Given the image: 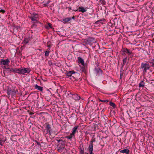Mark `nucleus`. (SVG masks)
<instances>
[{"instance_id": "obj_46", "label": "nucleus", "mask_w": 154, "mask_h": 154, "mask_svg": "<svg viewBox=\"0 0 154 154\" xmlns=\"http://www.w3.org/2000/svg\"><path fill=\"white\" fill-rule=\"evenodd\" d=\"M67 8L68 9V10L69 11H70V10L72 9L71 7H68Z\"/></svg>"}, {"instance_id": "obj_30", "label": "nucleus", "mask_w": 154, "mask_h": 154, "mask_svg": "<svg viewBox=\"0 0 154 154\" xmlns=\"http://www.w3.org/2000/svg\"><path fill=\"white\" fill-rule=\"evenodd\" d=\"M109 105L110 106H112L113 108H115L116 107V106L115 104L114 103H113L111 101L109 102Z\"/></svg>"}, {"instance_id": "obj_51", "label": "nucleus", "mask_w": 154, "mask_h": 154, "mask_svg": "<svg viewBox=\"0 0 154 154\" xmlns=\"http://www.w3.org/2000/svg\"><path fill=\"white\" fill-rule=\"evenodd\" d=\"M23 57V59H24L25 58V56H23V57Z\"/></svg>"}, {"instance_id": "obj_19", "label": "nucleus", "mask_w": 154, "mask_h": 154, "mask_svg": "<svg viewBox=\"0 0 154 154\" xmlns=\"http://www.w3.org/2000/svg\"><path fill=\"white\" fill-rule=\"evenodd\" d=\"M72 20L71 17H68L63 18V20L64 22V23H69V22Z\"/></svg>"}, {"instance_id": "obj_10", "label": "nucleus", "mask_w": 154, "mask_h": 154, "mask_svg": "<svg viewBox=\"0 0 154 154\" xmlns=\"http://www.w3.org/2000/svg\"><path fill=\"white\" fill-rule=\"evenodd\" d=\"M38 17V15L36 14H33V15H31L29 18L31 20L34 22H36V23H38V21L37 19Z\"/></svg>"}, {"instance_id": "obj_16", "label": "nucleus", "mask_w": 154, "mask_h": 154, "mask_svg": "<svg viewBox=\"0 0 154 154\" xmlns=\"http://www.w3.org/2000/svg\"><path fill=\"white\" fill-rule=\"evenodd\" d=\"M86 8L88 9V8H85L84 7H83L82 6L80 7L79 8V12H81L82 13H84L87 10L86 9Z\"/></svg>"}, {"instance_id": "obj_43", "label": "nucleus", "mask_w": 154, "mask_h": 154, "mask_svg": "<svg viewBox=\"0 0 154 154\" xmlns=\"http://www.w3.org/2000/svg\"><path fill=\"white\" fill-rule=\"evenodd\" d=\"M10 68H9V70H8V71H6V72H7V73H11V72L10 71Z\"/></svg>"}, {"instance_id": "obj_42", "label": "nucleus", "mask_w": 154, "mask_h": 154, "mask_svg": "<svg viewBox=\"0 0 154 154\" xmlns=\"http://www.w3.org/2000/svg\"><path fill=\"white\" fill-rule=\"evenodd\" d=\"M43 6L44 7H46L48 6V5L46 3L45 4H43Z\"/></svg>"}, {"instance_id": "obj_13", "label": "nucleus", "mask_w": 154, "mask_h": 154, "mask_svg": "<svg viewBox=\"0 0 154 154\" xmlns=\"http://www.w3.org/2000/svg\"><path fill=\"white\" fill-rule=\"evenodd\" d=\"M74 72V71H67L65 74L66 75V77L67 78H71L72 74Z\"/></svg>"}, {"instance_id": "obj_25", "label": "nucleus", "mask_w": 154, "mask_h": 154, "mask_svg": "<svg viewBox=\"0 0 154 154\" xmlns=\"http://www.w3.org/2000/svg\"><path fill=\"white\" fill-rule=\"evenodd\" d=\"M80 149V154H89L87 152H84V148H82L81 147Z\"/></svg>"}, {"instance_id": "obj_40", "label": "nucleus", "mask_w": 154, "mask_h": 154, "mask_svg": "<svg viewBox=\"0 0 154 154\" xmlns=\"http://www.w3.org/2000/svg\"><path fill=\"white\" fill-rule=\"evenodd\" d=\"M3 141L2 140H0V145L2 146H3Z\"/></svg>"}, {"instance_id": "obj_15", "label": "nucleus", "mask_w": 154, "mask_h": 154, "mask_svg": "<svg viewBox=\"0 0 154 154\" xmlns=\"http://www.w3.org/2000/svg\"><path fill=\"white\" fill-rule=\"evenodd\" d=\"M78 62L79 63H81L82 66H85V64L84 60L81 57H78Z\"/></svg>"}, {"instance_id": "obj_11", "label": "nucleus", "mask_w": 154, "mask_h": 154, "mask_svg": "<svg viewBox=\"0 0 154 154\" xmlns=\"http://www.w3.org/2000/svg\"><path fill=\"white\" fill-rule=\"evenodd\" d=\"M0 62L1 65H6L8 66H9V63L10 61L8 59H7L6 60L1 59Z\"/></svg>"}, {"instance_id": "obj_5", "label": "nucleus", "mask_w": 154, "mask_h": 154, "mask_svg": "<svg viewBox=\"0 0 154 154\" xmlns=\"http://www.w3.org/2000/svg\"><path fill=\"white\" fill-rule=\"evenodd\" d=\"M151 66H150L147 63H142L141 65L140 69L143 70V72L146 73L147 70L150 68Z\"/></svg>"}, {"instance_id": "obj_27", "label": "nucleus", "mask_w": 154, "mask_h": 154, "mask_svg": "<svg viewBox=\"0 0 154 154\" xmlns=\"http://www.w3.org/2000/svg\"><path fill=\"white\" fill-rule=\"evenodd\" d=\"M57 138H58L57 139H56V140L57 142L58 143H60V142H62L63 140L62 139L64 138L63 137H62L60 138H59L58 137H57Z\"/></svg>"}, {"instance_id": "obj_32", "label": "nucleus", "mask_w": 154, "mask_h": 154, "mask_svg": "<svg viewBox=\"0 0 154 154\" xmlns=\"http://www.w3.org/2000/svg\"><path fill=\"white\" fill-rule=\"evenodd\" d=\"M2 68L3 69H5V70H3V72H6V71H8L9 69V68H7L6 66H4L2 67Z\"/></svg>"}, {"instance_id": "obj_28", "label": "nucleus", "mask_w": 154, "mask_h": 154, "mask_svg": "<svg viewBox=\"0 0 154 154\" xmlns=\"http://www.w3.org/2000/svg\"><path fill=\"white\" fill-rule=\"evenodd\" d=\"M127 57H126L125 58L123 59V63L122 64V67H123L124 65L126 63L127 61Z\"/></svg>"}, {"instance_id": "obj_49", "label": "nucleus", "mask_w": 154, "mask_h": 154, "mask_svg": "<svg viewBox=\"0 0 154 154\" xmlns=\"http://www.w3.org/2000/svg\"><path fill=\"white\" fill-rule=\"evenodd\" d=\"M72 18V19H74L75 18V17L74 16H73L72 18Z\"/></svg>"}, {"instance_id": "obj_33", "label": "nucleus", "mask_w": 154, "mask_h": 154, "mask_svg": "<svg viewBox=\"0 0 154 154\" xmlns=\"http://www.w3.org/2000/svg\"><path fill=\"white\" fill-rule=\"evenodd\" d=\"M50 51H46L45 52V57H48L49 55Z\"/></svg>"}, {"instance_id": "obj_45", "label": "nucleus", "mask_w": 154, "mask_h": 154, "mask_svg": "<svg viewBox=\"0 0 154 154\" xmlns=\"http://www.w3.org/2000/svg\"><path fill=\"white\" fill-rule=\"evenodd\" d=\"M123 75V73H122L120 74V78L121 79H122V76Z\"/></svg>"}, {"instance_id": "obj_17", "label": "nucleus", "mask_w": 154, "mask_h": 154, "mask_svg": "<svg viewBox=\"0 0 154 154\" xmlns=\"http://www.w3.org/2000/svg\"><path fill=\"white\" fill-rule=\"evenodd\" d=\"M105 19H103L100 20H99L96 21L94 24L97 25H100V24H103V22L105 21Z\"/></svg>"}, {"instance_id": "obj_31", "label": "nucleus", "mask_w": 154, "mask_h": 154, "mask_svg": "<svg viewBox=\"0 0 154 154\" xmlns=\"http://www.w3.org/2000/svg\"><path fill=\"white\" fill-rule=\"evenodd\" d=\"M99 101L101 102H104V103H107L109 102V100H102L101 99H99Z\"/></svg>"}, {"instance_id": "obj_14", "label": "nucleus", "mask_w": 154, "mask_h": 154, "mask_svg": "<svg viewBox=\"0 0 154 154\" xmlns=\"http://www.w3.org/2000/svg\"><path fill=\"white\" fill-rule=\"evenodd\" d=\"M72 95V97L75 100H78L80 99V97L77 94H70Z\"/></svg>"}, {"instance_id": "obj_53", "label": "nucleus", "mask_w": 154, "mask_h": 154, "mask_svg": "<svg viewBox=\"0 0 154 154\" xmlns=\"http://www.w3.org/2000/svg\"><path fill=\"white\" fill-rule=\"evenodd\" d=\"M46 28H47V29H48V27H46Z\"/></svg>"}, {"instance_id": "obj_18", "label": "nucleus", "mask_w": 154, "mask_h": 154, "mask_svg": "<svg viewBox=\"0 0 154 154\" xmlns=\"http://www.w3.org/2000/svg\"><path fill=\"white\" fill-rule=\"evenodd\" d=\"M119 151L121 153H125L126 154H129L130 152V150L128 149H125L121 150H119Z\"/></svg>"}, {"instance_id": "obj_47", "label": "nucleus", "mask_w": 154, "mask_h": 154, "mask_svg": "<svg viewBox=\"0 0 154 154\" xmlns=\"http://www.w3.org/2000/svg\"><path fill=\"white\" fill-rule=\"evenodd\" d=\"M72 11H79V9H77L76 10H72Z\"/></svg>"}, {"instance_id": "obj_39", "label": "nucleus", "mask_w": 154, "mask_h": 154, "mask_svg": "<svg viewBox=\"0 0 154 154\" xmlns=\"http://www.w3.org/2000/svg\"><path fill=\"white\" fill-rule=\"evenodd\" d=\"M48 27H50L52 29V25L50 23H48Z\"/></svg>"}, {"instance_id": "obj_23", "label": "nucleus", "mask_w": 154, "mask_h": 154, "mask_svg": "<svg viewBox=\"0 0 154 154\" xmlns=\"http://www.w3.org/2000/svg\"><path fill=\"white\" fill-rule=\"evenodd\" d=\"M78 126H76L74 127L72 130V133L71 134L75 136V134L78 128Z\"/></svg>"}, {"instance_id": "obj_41", "label": "nucleus", "mask_w": 154, "mask_h": 154, "mask_svg": "<svg viewBox=\"0 0 154 154\" xmlns=\"http://www.w3.org/2000/svg\"><path fill=\"white\" fill-rule=\"evenodd\" d=\"M0 12L2 13H4L5 12V11L3 9H1L0 11Z\"/></svg>"}, {"instance_id": "obj_36", "label": "nucleus", "mask_w": 154, "mask_h": 154, "mask_svg": "<svg viewBox=\"0 0 154 154\" xmlns=\"http://www.w3.org/2000/svg\"><path fill=\"white\" fill-rule=\"evenodd\" d=\"M100 2L103 5H105L106 4V2L105 0H100Z\"/></svg>"}, {"instance_id": "obj_34", "label": "nucleus", "mask_w": 154, "mask_h": 154, "mask_svg": "<svg viewBox=\"0 0 154 154\" xmlns=\"http://www.w3.org/2000/svg\"><path fill=\"white\" fill-rule=\"evenodd\" d=\"M151 61L152 62H150V64H152V65H151V66H154V57L153 59H152L151 60Z\"/></svg>"}, {"instance_id": "obj_29", "label": "nucleus", "mask_w": 154, "mask_h": 154, "mask_svg": "<svg viewBox=\"0 0 154 154\" xmlns=\"http://www.w3.org/2000/svg\"><path fill=\"white\" fill-rule=\"evenodd\" d=\"M80 70L82 72H85L86 70L85 67V65L84 66H83L81 67V68H80Z\"/></svg>"}, {"instance_id": "obj_22", "label": "nucleus", "mask_w": 154, "mask_h": 154, "mask_svg": "<svg viewBox=\"0 0 154 154\" xmlns=\"http://www.w3.org/2000/svg\"><path fill=\"white\" fill-rule=\"evenodd\" d=\"M75 137V136L71 133V134H70V135L69 136L63 137V138H66L67 139H68L70 140H71V139L73 137Z\"/></svg>"}, {"instance_id": "obj_20", "label": "nucleus", "mask_w": 154, "mask_h": 154, "mask_svg": "<svg viewBox=\"0 0 154 154\" xmlns=\"http://www.w3.org/2000/svg\"><path fill=\"white\" fill-rule=\"evenodd\" d=\"M30 39L31 38L29 37L28 38L25 37L23 41L24 43L25 44L28 43L29 42V41H30Z\"/></svg>"}, {"instance_id": "obj_2", "label": "nucleus", "mask_w": 154, "mask_h": 154, "mask_svg": "<svg viewBox=\"0 0 154 154\" xmlns=\"http://www.w3.org/2000/svg\"><path fill=\"white\" fill-rule=\"evenodd\" d=\"M30 70L29 68L20 67L17 68V73L20 74L24 75L26 73H29Z\"/></svg>"}, {"instance_id": "obj_26", "label": "nucleus", "mask_w": 154, "mask_h": 154, "mask_svg": "<svg viewBox=\"0 0 154 154\" xmlns=\"http://www.w3.org/2000/svg\"><path fill=\"white\" fill-rule=\"evenodd\" d=\"M10 71L11 72L17 73V68H15L14 69L10 68Z\"/></svg>"}, {"instance_id": "obj_12", "label": "nucleus", "mask_w": 154, "mask_h": 154, "mask_svg": "<svg viewBox=\"0 0 154 154\" xmlns=\"http://www.w3.org/2000/svg\"><path fill=\"white\" fill-rule=\"evenodd\" d=\"M94 71L96 74L98 75H99L102 74L103 71L99 67L95 68L94 70Z\"/></svg>"}, {"instance_id": "obj_8", "label": "nucleus", "mask_w": 154, "mask_h": 154, "mask_svg": "<svg viewBox=\"0 0 154 154\" xmlns=\"http://www.w3.org/2000/svg\"><path fill=\"white\" fill-rule=\"evenodd\" d=\"M95 39L93 38L89 37L84 40V42L87 44L91 45L94 42Z\"/></svg>"}, {"instance_id": "obj_52", "label": "nucleus", "mask_w": 154, "mask_h": 154, "mask_svg": "<svg viewBox=\"0 0 154 154\" xmlns=\"http://www.w3.org/2000/svg\"><path fill=\"white\" fill-rule=\"evenodd\" d=\"M33 114V113H32V112H31V113H30V114L31 115H32V114Z\"/></svg>"}, {"instance_id": "obj_7", "label": "nucleus", "mask_w": 154, "mask_h": 154, "mask_svg": "<svg viewBox=\"0 0 154 154\" xmlns=\"http://www.w3.org/2000/svg\"><path fill=\"white\" fill-rule=\"evenodd\" d=\"M96 140L95 138H93L91 139L90 141V143L88 149L90 154H93L92 152L93 149V143Z\"/></svg>"}, {"instance_id": "obj_21", "label": "nucleus", "mask_w": 154, "mask_h": 154, "mask_svg": "<svg viewBox=\"0 0 154 154\" xmlns=\"http://www.w3.org/2000/svg\"><path fill=\"white\" fill-rule=\"evenodd\" d=\"M34 87L35 89H37L38 90L40 91H42L43 90L42 87L39 86L37 84L35 85Z\"/></svg>"}, {"instance_id": "obj_6", "label": "nucleus", "mask_w": 154, "mask_h": 154, "mask_svg": "<svg viewBox=\"0 0 154 154\" xmlns=\"http://www.w3.org/2000/svg\"><path fill=\"white\" fill-rule=\"evenodd\" d=\"M73 73L72 74V76L71 78H70V79H71L72 81H77L78 80H79L80 81L82 80V78L79 77L80 74H79L76 72L74 71V72H73Z\"/></svg>"}, {"instance_id": "obj_9", "label": "nucleus", "mask_w": 154, "mask_h": 154, "mask_svg": "<svg viewBox=\"0 0 154 154\" xmlns=\"http://www.w3.org/2000/svg\"><path fill=\"white\" fill-rule=\"evenodd\" d=\"M44 125H45V128L46 130V134H48L49 135H51V132L52 131L51 125L48 123H45Z\"/></svg>"}, {"instance_id": "obj_48", "label": "nucleus", "mask_w": 154, "mask_h": 154, "mask_svg": "<svg viewBox=\"0 0 154 154\" xmlns=\"http://www.w3.org/2000/svg\"><path fill=\"white\" fill-rule=\"evenodd\" d=\"M13 136V135H12L11 137V138H10V139L12 141H13V140H12V137Z\"/></svg>"}, {"instance_id": "obj_37", "label": "nucleus", "mask_w": 154, "mask_h": 154, "mask_svg": "<svg viewBox=\"0 0 154 154\" xmlns=\"http://www.w3.org/2000/svg\"><path fill=\"white\" fill-rule=\"evenodd\" d=\"M34 141H35V142H36V143H37V145H38V146H40V143L39 142H38L36 140H34Z\"/></svg>"}, {"instance_id": "obj_3", "label": "nucleus", "mask_w": 154, "mask_h": 154, "mask_svg": "<svg viewBox=\"0 0 154 154\" xmlns=\"http://www.w3.org/2000/svg\"><path fill=\"white\" fill-rule=\"evenodd\" d=\"M122 51L123 53V54H122L123 55H124L127 54L130 56V58H132L134 57V54L132 51L127 48H123L122 49Z\"/></svg>"}, {"instance_id": "obj_24", "label": "nucleus", "mask_w": 154, "mask_h": 154, "mask_svg": "<svg viewBox=\"0 0 154 154\" xmlns=\"http://www.w3.org/2000/svg\"><path fill=\"white\" fill-rule=\"evenodd\" d=\"M145 83L143 81H141L139 84V88H144V87Z\"/></svg>"}, {"instance_id": "obj_38", "label": "nucleus", "mask_w": 154, "mask_h": 154, "mask_svg": "<svg viewBox=\"0 0 154 154\" xmlns=\"http://www.w3.org/2000/svg\"><path fill=\"white\" fill-rule=\"evenodd\" d=\"M47 46L48 47H50L51 45H50V42H48L47 43Z\"/></svg>"}, {"instance_id": "obj_1", "label": "nucleus", "mask_w": 154, "mask_h": 154, "mask_svg": "<svg viewBox=\"0 0 154 154\" xmlns=\"http://www.w3.org/2000/svg\"><path fill=\"white\" fill-rule=\"evenodd\" d=\"M7 94L8 95H11L12 97H16L18 94L17 89L14 87L8 86L7 90Z\"/></svg>"}, {"instance_id": "obj_4", "label": "nucleus", "mask_w": 154, "mask_h": 154, "mask_svg": "<svg viewBox=\"0 0 154 154\" xmlns=\"http://www.w3.org/2000/svg\"><path fill=\"white\" fill-rule=\"evenodd\" d=\"M66 144V142L65 140H63L60 143H58L57 145V150L59 152H62V150L65 148V146Z\"/></svg>"}, {"instance_id": "obj_35", "label": "nucleus", "mask_w": 154, "mask_h": 154, "mask_svg": "<svg viewBox=\"0 0 154 154\" xmlns=\"http://www.w3.org/2000/svg\"><path fill=\"white\" fill-rule=\"evenodd\" d=\"M36 23V22H34L33 21V24L32 25V26H31V27H36V25L35 24V23Z\"/></svg>"}, {"instance_id": "obj_50", "label": "nucleus", "mask_w": 154, "mask_h": 154, "mask_svg": "<svg viewBox=\"0 0 154 154\" xmlns=\"http://www.w3.org/2000/svg\"><path fill=\"white\" fill-rule=\"evenodd\" d=\"M3 140V143H5V141H6V140Z\"/></svg>"}, {"instance_id": "obj_44", "label": "nucleus", "mask_w": 154, "mask_h": 154, "mask_svg": "<svg viewBox=\"0 0 154 154\" xmlns=\"http://www.w3.org/2000/svg\"><path fill=\"white\" fill-rule=\"evenodd\" d=\"M51 2V1L50 0L48 1L46 3L48 5V4H49Z\"/></svg>"}]
</instances>
